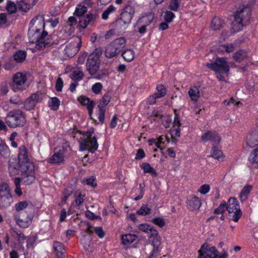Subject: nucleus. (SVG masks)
<instances>
[{
  "label": "nucleus",
  "mask_w": 258,
  "mask_h": 258,
  "mask_svg": "<svg viewBox=\"0 0 258 258\" xmlns=\"http://www.w3.org/2000/svg\"><path fill=\"white\" fill-rule=\"evenodd\" d=\"M224 24V21L221 18L215 17L212 19L211 28L214 30H217L223 27Z\"/></svg>",
  "instance_id": "28"
},
{
  "label": "nucleus",
  "mask_w": 258,
  "mask_h": 258,
  "mask_svg": "<svg viewBox=\"0 0 258 258\" xmlns=\"http://www.w3.org/2000/svg\"><path fill=\"white\" fill-rule=\"evenodd\" d=\"M223 153L221 150L216 148V147H213L211 150V156L213 158L220 160V159L222 157Z\"/></svg>",
  "instance_id": "48"
},
{
  "label": "nucleus",
  "mask_w": 258,
  "mask_h": 258,
  "mask_svg": "<svg viewBox=\"0 0 258 258\" xmlns=\"http://www.w3.org/2000/svg\"><path fill=\"white\" fill-rule=\"evenodd\" d=\"M116 8L113 5L109 6L103 12L101 15V18L103 20H107L108 16L111 13L116 11Z\"/></svg>",
  "instance_id": "36"
},
{
  "label": "nucleus",
  "mask_w": 258,
  "mask_h": 258,
  "mask_svg": "<svg viewBox=\"0 0 258 258\" xmlns=\"http://www.w3.org/2000/svg\"><path fill=\"white\" fill-rule=\"evenodd\" d=\"M137 236L135 234H125L121 236V242L124 245L131 244L137 239Z\"/></svg>",
  "instance_id": "26"
},
{
  "label": "nucleus",
  "mask_w": 258,
  "mask_h": 258,
  "mask_svg": "<svg viewBox=\"0 0 258 258\" xmlns=\"http://www.w3.org/2000/svg\"><path fill=\"white\" fill-rule=\"evenodd\" d=\"M207 67L216 73H224L226 76L229 71V66L224 57H217L214 62L208 63Z\"/></svg>",
  "instance_id": "10"
},
{
  "label": "nucleus",
  "mask_w": 258,
  "mask_h": 258,
  "mask_svg": "<svg viewBox=\"0 0 258 258\" xmlns=\"http://www.w3.org/2000/svg\"><path fill=\"white\" fill-rule=\"evenodd\" d=\"M227 204L225 201H222L219 206L215 210L216 214H222L226 210Z\"/></svg>",
  "instance_id": "55"
},
{
  "label": "nucleus",
  "mask_w": 258,
  "mask_h": 258,
  "mask_svg": "<svg viewBox=\"0 0 258 258\" xmlns=\"http://www.w3.org/2000/svg\"><path fill=\"white\" fill-rule=\"evenodd\" d=\"M153 19V16L152 14L148 15L141 18L138 21V23L147 26L151 24Z\"/></svg>",
  "instance_id": "34"
},
{
  "label": "nucleus",
  "mask_w": 258,
  "mask_h": 258,
  "mask_svg": "<svg viewBox=\"0 0 258 258\" xmlns=\"http://www.w3.org/2000/svg\"><path fill=\"white\" fill-rule=\"evenodd\" d=\"M37 0H17L18 10L27 13L35 5Z\"/></svg>",
  "instance_id": "17"
},
{
  "label": "nucleus",
  "mask_w": 258,
  "mask_h": 258,
  "mask_svg": "<svg viewBox=\"0 0 258 258\" xmlns=\"http://www.w3.org/2000/svg\"><path fill=\"white\" fill-rule=\"evenodd\" d=\"M152 227V226L148 224H141L138 226V228L140 230L147 233L149 232Z\"/></svg>",
  "instance_id": "61"
},
{
  "label": "nucleus",
  "mask_w": 258,
  "mask_h": 258,
  "mask_svg": "<svg viewBox=\"0 0 258 258\" xmlns=\"http://www.w3.org/2000/svg\"><path fill=\"white\" fill-rule=\"evenodd\" d=\"M94 231L95 233L98 235V236L100 238H102L105 235V233L101 227H95L94 228Z\"/></svg>",
  "instance_id": "64"
},
{
  "label": "nucleus",
  "mask_w": 258,
  "mask_h": 258,
  "mask_svg": "<svg viewBox=\"0 0 258 258\" xmlns=\"http://www.w3.org/2000/svg\"><path fill=\"white\" fill-rule=\"evenodd\" d=\"M89 23L86 17H81L80 18L78 26L79 27L85 29L88 25Z\"/></svg>",
  "instance_id": "57"
},
{
  "label": "nucleus",
  "mask_w": 258,
  "mask_h": 258,
  "mask_svg": "<svg viewBox=\"0 0 258 258\" xmlns=\"http://www.w3.org/2000/svg\"><path fill=\"white\" fill-rule=\"evenodd\" d=\"M10 102L17 106L21 105L23 103V102L20 96L17 95H15L11 97L10 99Z\"/></svg>",
  "instance_id": "51"
},
{
  "label": "nucleus",
  "mask_w": 258,
  "mask_h": 258,
  "mask_svg": "<svg viewBox=\"0 0 258 258\" xmlns=\"http://www.w3.org/2000/svg\"><path fill=\"white\" fill-rule=\"evenodd\" d=\"M152 222L161 228L164 226L165 224L164 219L160 217H157L154 218L153 219H152Z\"/></svg>",
  "instance_id": "56"
},
{
  "label": "nucleus",
  "mask_w": 258,
  "mask_h": 258,
  "mask_svg": "<svg viewBox=\"0 0 258 258\" xmlns=\"http://www.w3.org/2000/svg\"><path fill=\"white\" fill-rule=\"evenodd\" d=\"M251 18L250 8L244 7L239 8L235 12L234 20L232 22V29L234 32L242 30L243 26L247 24Z\"/></svg>",
  "instance_id": "3"
},
{
  "label": "nucleus",
  "mask_w": 258,
  "mask_h": 258,
  "mask_svg": "<svg viewBox=\"0 0 258 258\" xmlns=\"http://www.w3.org/2000/svg\"><path fill=\"white\" fill-rule=\"evenodd\" d=\"M60 105V101L58 98L54 97L50 99L48 102V106L50 107L51 109L56 110L58 109Z\"/></svg>",
  "instance_id": "37"
},
{
  "label": "nucleus",
  "mask_w": 258,
  "mask_h": 258,
  "mask_svg": "<svg viewBox=\"0 0 258 258\" xmlns=\"http://www.w3.org/2000/svg\"><path fill=\"white\" fill-rule=\"evenodd\" d=\"M91 242V238L86 235H83L81 239V243L86 250L89 249Z\"/></svg>",
  "instance_id": "45"
},
{
  "label": "nucleus",
  "mask_w": 258,
  "mask_h": 258,
  "mask_svg": "<svg viewBox=\"0 0 258 258\" xmlns=\"http://www.w3.org/2000/svg\"><path fill=\"white\" fill-rule=\"evenodd\" d=\"M255 148L253 151L250 154L249 161L252 166L255 168L258 167V144L255 146Z\"/></svg>",
  "instance_id": "25"
},
{
  "label": "nucleus",
  "mask_w": 258,
  "mask_h": 258,
  "mask_svg": "<svg viewBox=\"0 0 258 258\" xmlns=\"http://www.w3.org/2000/svg\"><path fill=\"white\" fill-rule=\"evenodd\" d=\"M13 236H16L18 240L20 243H23L24 241L25 240L26 237L24 235V234L22 233H19L18 231H16L14 229H11L10 230Z\"/></svg>",
  "instance_id": "42"
},
{
  "label": "nucleus",
  "mask_w": 258,
  "mask_h": 258,
  "mask_svg": "<svg viewBox=\"0 0 258 258\" xmlns=\"http://www.w3.org/2000/svg\"><path fill=\"white\" fill-rule=\"evenodd\" d=\"M85 194L80 192L78 196L76 197L75 204L77 206L81 205L84 201Z\"/></svg>",
  "instance_id": "59"
},
{
  "label": "nucleus",
  "mask_w": 258,
  "mask_h": 258,
  "mask_svg": "<svg viewBox=\"0 0 258 258\" xmlns=\"http://www.w3.org/2000/svg\"><path fill=\"white\" fill-rule=\"evenodd\" d=\"M103 89V85L100 82L95 83L92 86L91 90L95 94H99Z\"/></svg>",
  "instance_id": "47"
},
{
  "label": "nucleus",
  "mask_w": 258,
  "mask_h": 258,
  "mask_svg": "<svg viewBox=\"0 0 258 258\" xmlns=\"http://www.w3.org/2000/svg\"><path fill=\"white\" fill-rule=\"evenodd\" d=\"M125 39L120 37L114 40L106 47L105 55L107 58H112L118 54L124 48Z\"/></svg>",
  "instance_id": "7"
},
{
  "label": "nucleus",
  "mask_w": 258,
  "mask_h": 258,
  "mask_svg": "<svg viewBox=\"0 0 258 258\" xmlns=\"http://www.w3.org/2000/svg\"><path fill=\"white\" fill-rule=\"evenodd\" d=\"M44 19L42 15L36 16L30 23L28 34L29 42L35 43V47L40 50L51 43L50 36L44 30Z\"/></svg>",
  "instance_id": "1"
},
{
  "label": "nucleus",
  "mask_w": 258,
  "mask_h": 258,
  "mask_svg": "<svg viewBox=\"0 0 258 258\" xmlns=\"http://www.w3.org/2000/svg\"><path fill=\"white\" fill-rule=\"evenodd\" d=\"M6 9L9 14H15L18 10V5L13 1H9L7 3Z\"/></svg>",
  "instance_id": "32"
},
{
  "label": "nucleus",
  "mask_w": 258,
  "mask_h": 258,
  "mask_svg": "<svg viewBox=\"0 0 258 258\" xmlns=\"http://www.w3.org/2000/svg\"><path fill=\"white\" fill-rule=\"evenodd\" d=\"M247 56L246 52L244 50H240L239 51H237L234 54V58L236 60V61L240 62L243 60L244 58H245Z\"/></svg>",
  "instance_id": "39"
},
{
  "label": "nucleus",
  "mask_w": 258,
  "mask_h": 258,
  "mask_svg": "<svg viewBox=\"0 0 258 258\" xmlns=\"http://www.w3.org/2000/svg\"><path fill=\"white\" fill-rule=\"evenodd\" d=\"M175 17V16L173 12L167 11L164 13V19L165 22L169 23L172 21Z\"/></svg>",
  "instance_id": "52"
},
{
  "label": "nucleus",
  "mask_w": 258,
  "mask_h": 258,
  "mask_svg": "<svg viewBox=\"0 0 258 258\" xmlns=\"http://www.w3.org/2000/svg\"><path fill=\"white\" fill-rule=\"evenodd\" d=\"M5 120L8 126L13 128L22 127L26 122L25 113L20 109H15L9 112Z\"/></svg>",
  "instance_id": "4"
},
{
  "label": "nucleus",
  "mask_w": 258,
  "mask_h": 258,
  "mask_svg": "<svg viewBox=\"0 0 258 258\" xmlns=\"http://www.w3.org/2000/svg\"><path fill=\"white\" fill-rule=\"evenodd\" d=\"M251 189L252 186L251 185H247L244 186V187L241 190L239 195L240 200L241 202H243L247 200V197Z\"/></svg>",
  "instance_id": "29"
},
{
  "label": "nucleus",
  "mask_w": 258,
  "mask_h": 258,
  "mask_svg": "<svg viewBox=\"0 0 258 258\" xmlns=\"http://www.w3.org/2000/svg\"><path fill=\"white\" fill-rule=\"evenodd\" d=\"M102 53L100 48H96L88 56L86 62V70L91 76H94L99 70L100 57Z\"/></svg>",
  "instance_id": "6"
},
{
  "label": "nucleus",
  "mask_w": 258,
  "mask_h": 258,
  "mask_svg": "<svg viewBox=\"0 0 258 258\" xmlns=\"http://www.w3.org/2000/svg\"><path fill=\"white\" fill-rule=\"evenodd\" d=\"M94 128H91L83 134V137L79 142L80 149L82 151L88 149L91 153H94L98 147L97 139L93 137Z\"/></svg>",
  "instance_id": "5"
},
{
  "label": "nucleus",
  "mask_w": 258,
  "mask_h": 258,
  "mask_svg": "<svg viewBox=\"0 0 258 258\" xmlns=\"http://www.w3.org/2000/svg\"><path fill=\"white\" fill-rule=\"evenodd\" d=\"M152 244L153 246V248L155 249V251H161L162 247L161 246V238L160 236L154 237L151 239Z\"/></svg>",
  "instance_id": "33"
},
{
  "label": "nucleus",
  "mask_w": 258,
  "mask_h": 258,
  "mask_svg": "<svg viewBox=\"0 0 258 258\" xmlns=\"http://www.w3.org/2000/svg\"><path fill=\"white\" fill-rule=\"evenodd\" d=\"M63 85L62 79L59 77L57 79L55 84V89L57 91L61 92Z\"/></svg>",
  "instance_id": "62"
},
{
  "label": "nucleus",
  "mask_w": 258,
  "mask_h": 258,
  "mask_svg": "<svg viewBox=\"0 0 258 258\" xmlns=\"http://www.w3.org/2000/svg\"><path fill=\"white\" fill-rule=\"evenodd\" d=\"M121 55L125 61L130 62L133 60L135 53L133 50L127 49L122 52Z\"/></svg>",
  "instance_id": "35"
},
{
  "label": "nucleus",
  "mask_w": 258,
  "mask_h": 258,
  "mask_svg": "<svg viewBox=\"0 0 258 258\" xmlns=\"http://www.w3.org/2000/svg\"><path fill=\"white\" fill-rule=\"evenodd\" d=\"M13 202L10 188L8 184L3 183L0 185V208L6 209Z\"/></svg>",
  "instance_id": "9"
},
{
  "label": "nucleus",
  "mask_w": 258,
  "mask_h": 258,
  "mask_svg": "<svg viewBox=\"0 0 258 258\" xmlns=\"http://www.w3.org/2000/svg\"><path fill=\"white\" fill-rule=\"evenodd\" d=\"M188 94L191 100L193 101H197L200 97V92L197 87L194 86L188 91Z\"/></svg>",
  "instance_id": "31"
},
{
  "label": "nucleus",
  "mask_w": 258,
  "mask_h": 258,
  "mask_svg": "<svg viewBox=\"0 0 258 258\" xmlns=\"http://www.w3.org/2000/svg\"><path fill=\"white\" fill-rule=\"evenodd\" d=\"M111 99V95L109 92L105 93L100 101L98 107L104 108L109 103Z\"/></svg>",
  "instance_id": "38"
},
{
  "label": "nucleus",
  "mask_w": 258,
  "mask_h": 258,
  "mask_svg": "<svg viewBox=\"0 0 258 258\" xmlns=\"http://www.w3.org/2000/svg\"><path fill=\"white\" fill-rule=\"evenodd\" d=\"M201 139L204 142L211 141L215 144H218L221 141V138L216 132L211 131L205 133L202 136Z\"/></svg>",
  "instance_id": "18"
},
{
  "label": "nucleus",
  "mask_w": 258,
  "mask_h": 258,
  "mask_svg": "<svg viewBox=\"0 0 258 258\" xmlns=\"http://www.w3.org/2000/svg\"><path fill=\"white\" fill-rule=\"evenodd\" d=\"M27 79L25 73L18 72L16 73L13 78L14 85L12 86V89L14 92L19 90L21 91L26 89V87L22 86Z\"/></svg>",
  "instance_id": "12"
},
{
  "label": "nucleus",
  "mask_w": 258,
  "mask_h": 258,
  "mask_svg": "<svg viewBox=\"0 0 258 258\" xmlns=\"http://www.w3.org/2000/svg\"><path fill=\"white\" fill-rule=\"evenodd\" d=\"M210 189V186L209 184H203L200 186L198 191L202 195H205L207 194Z\"/></svg>",
  "instance_id": "60"
},
{
  "label": "nucleus",
  "mask_w": 258,
  "mask_h": 258,
  "mask_svg": "<svg viewBox=\"0 0 258 258\" xmlns=\"http://www.w3.org/2000/svg\"><path fill=\"white\" fill-rule=\"evenodd\" d=\"M226 210L229 217L233 221L238 222L242 216V211L240 209L238 201L234 198H230L227 203Z\"/></svg>",
  "instance_id": "8"
},
{
  "label": "nucleus",
  "mask_w": 258,
  "mask_h": 258,
  "mask_svg": "<svg viewBox=\"0 0 258 258\" xmlns=\"http://www.w3.org/2000/svg\"><path fill=\"white\" fill-rule=\"evenodd\" d=\"M122 11L124 12L125 13L129 14L132 18H133L135 13L134 8L130 5L126 6Z\"/></svg>",
  "instance_id": "58"
},
{
  "label": "nucleus",
  "mask_w": 258,
  "mask_h": 258,
  "mask_svg": "<svg viewBox=\"0 0 258 258\" xmlns=\"http://www.w3.org/2000/svg\"><path fill=\"white\" fill-rule=\"evenodd\" d=\"M41 99V94L39 92L31 95L24 103V107L27 110L33 109L36 104Z\"/></svg>",
  "instance_id": "15"
},
{
  "label": "nucleus",
  "mask_w": 258,
  "mask_h": 258,
  "mask_svg": "<svg viewBox=\"0 0 258 258\" xmlns=\"http://www.w3.org/2000/svg\"><path fill=\"white\" fill-rule=\"evenodd\" d=\"M87 11V8L86 6L80 5L76 7L74 14L77 16L82 17Z\"/></svg>",
  "instance_id": "41"
},
{
  "label": "nucleus",
  "mask_w": 258,
  "mask_h": 258,
  "mask_svg": "<svg viewBox=\"0 0 258 258\" xmlns=\"http://www.w3.org/2000/svg\"><path fill=\"white\" fill-rule=\"evenodd\" d=\"M84 77V73L80 70H75L71 76V78L75 81H80Z\"/></svg>",
  "instance_id": "49"
},
{
  "label": "nucleus",
  "mask_w": 258,
  "mask_h": 258,
  "mask_svg": "<svg viewBox=\"0 0 258 258\" xmlns=\"http://www.w3.org/2000/svg\"><path fill=\"white\" fill-rule=\"evenodd\" d=\"M64 161V155L63 151L55 152L47 160V162L50 164H60Z\"/></svg>",
  "instance_id": "21"
},
{
  "label": "nucleus",
  "mask_w": 258,
  "mask_h": 258,
  "mask_svg": "<svg viewBox=\"0 0 258 258\" xmlns=\"http://www.w3.org/2000/svg\"><path fill=\"white\" fill-rule=\"evenodd\" d=\"M150 212L151 209L149 208L147 205L144 204L139 210L137 211V214L139 215L146 216L149 214Z\"/></svg>",
  "instance_id": "44"
},
{
  "label": "nucleus",
  "mask_w": 258,
  "mask_h": 258,
  "mask_svg": "<svg viewBox=\"0 0 258 258\" xmlns=\"http://www.w3.org/2000/svg\"><path fill=\"white\" fill-rule=\"evenodd\" d=\"M10 152L8 146L5 141L0 138V154L3 157H8Z\"/></svg>",
  "instance_id": "27"
},
{
  "label": "nucleus",
  "mask_w": 258,
  "mask_h": 258,
  "mask_svg": "<svg viewBox=\"0 0 258 258\" xmlns=\"http://www.w3.org/2000/svg\"><path fill=\"white\" fill-rule=\"evenodd\" d=\"M157 92L155 93L159 98L164 97L167 93L166 88L162 85H158L156 87Z\"/></svg>",
  "instance_id": "46"
},
{
  "label": "nucleus",
  "mask_w": 258,
  "mask_h": 258,
  "mask_svg": "<svg viewBox=\"0 0 258 258\" xmlns=\"http://www.w3.org/2000/svg\"><path fill=\"white\" fill-rule=\"evenodd\" d=\"M26 57V53L24 51H18L14 55V59L18 62H22Z\"/></svg>",
  "instance_id": "40"
},
{
  "label": "nucleus",
  "mask_w": 258,
  "mask_h": 258,
  "mask_svg": "<svg viewBox=\"0 0 258 258\" xmlns=\"http://www.w3.org/2000/svg\"><path fill=\"white\" fill-rule=\"evenodd\" d=\"M78 101L81 104L87 106L89 115L91 116L93 113V109L95 105L94 101L85 96L80 97L78 98Z\"/></svg>",
  "instance_id": "22"
},
{
  "label": "nucleus",
  "mask_w": 258,
  "mask_h": 258,
  "mask_svg": "<svg viewBox=\"0 0 258 258\" xmlns=\"http://www.w3.org/2000/svg\"><path fill=\"white\" fill-rule=\"evenodd\" d=\"M53 249L55 252L57 258H64V249L63 244L59 242L54 241Z\"/></svg>",
  "instance_id": "24"
},
{
  "label": "nucleus",
  "mask_w": 258,
  "mask_h": 258,
  "mask_svg": "<svg viewBox=\"0 0 258 258\" xmlns=\"http://www.w3.org/2000/svg\"><path fill=\"white\" fill-rule=\"evenodd\" d=\"M81 39L76 37L70 40V42L65 46L63 53L66 56L72 57L75 55L81 47Z\"/></svg>",
  "instance_id": "11"
},
{
  "label": "nucleus",
  "mask_w": 258,
  "mask_h": 258,
  "mask_svg": "<svg viewBox=\"0 0 258 258\" xmlns=\"http://www.w3.org/2000/svg\"><path fill=\"white\" fill-rule=\"evenodd\" d=\"M30 155L24 146H21L19 148V153L18 155V163L15 165L14 163H10L9 165V172L11 175H15L19 174V171H25L26 170H32L34 169L33 164L30 161Z\"/></svg>",
  "instance_id": "2"
},
{
  "label": "nucleus",
  "mask_w": 258,
  "mask_h": 258,
  "mask_svg": "<svg viewBox=\"0 0 258 258\" xmlns=\"http://www.w3.org/2000/svg\"><path fill=\"white\" fill-rule=\"evenodd\" d=\"M198 252V258H200L201 256L205 258H207V257L209 258H217L219 255V252L215 247L210 246L207 243H204L201 247Z\"/></svg>",
  "instance_id": "13"
},
{
  "label": "nucleus",
  "mask_w": 258,
  "mask_h": 258,
  "mask_svg": "<svg viewBox=\"0 0 258 258\" xmlns=\"http://www.w3.org/2000/svg\"><path fill=\"white\" fill-rule=\"evenodd\" d=\"M247 144L250 147H254L258 144V130L253 131L248 136Z\"/></svg>",
  "instance_id": "23"
},
{
  "label": "nucleus",
  "mask_w": 258,
  "mask_h": 258,
  "mask_svg": "<svg viewBox=\"0 0 258 258\" xmlns=\"http://www.w3.org/2000/svg\"><path fill=\"white\" fill-rule=\"evenodd\" d=\"M179 7V3L178 0H171L168 8L173 11H177Z\"/></svg>",
  "instance_id": "53"
},
{
  "label": "nucleus",
  "mask_w": 258,
  "mask_h": 258,
  "mask_svg": "<svg viewBox=\"0 0 258 258\" xmlns=\"http://www.w3.org/2000/svg\"><path fill=\"white\" fill-rule=\"evenodd\" d=\"M23 176L22 180L25 184L29 185L32 184L35 180V177L34 176V169L32 171L29 170H26L25 171H20Z\"/></svg>",
  "instance_id": "19"
},
{
  "label": "nucleus",
  "mask_w": 258,
  "mask_h": 258,
  "mask_svg": "<svg viewBox=\"0 0 258 258\" xmlns=\"http://www.w3.org/2000/svg\"><path fill=\"white\" fill-rule=\"evenodd\" d=\"M235 45L233 43H228L221 46V49L224 50L226 52L230 53L234 49Z\"/></svg>",
  "instance_id": "54"
},
{
  "label": "nucleus",
  "mask_w": 258,
  "mask_h": 258,
  "mask_svg": "<svg viewBox=\"0 0 258 258\" xmlns=\"http://www.w3.org/2000/svg\"><path fill=\"white\" fill-rule=\"evenodd\" d=\"M109 75V72L107 69H102L98 71L97 73L94 76V78L97 80H102L103 78L107 77Z\"/></svg>",
  "instance_id": "43"
},
{
  "label": "nucleus",
  "mask_w": 258,
  "mask_h": 258,
  "mask_svg": "<svg viewBox=\"0 0 258 258\" xmlns=\"http://www.w3.org/2000/svg\"><path fill=\"white\" fill-rule=\"evenodd\" d=\"M16 212L14 214L25 215L28 211L33 209V206L26 201L20 202L15 205Z\"/></svg>",
  "instance_id": "16"
},
{
  "label": "nucleus",
  "mask_w": 258,
  "mask_h": 258,
  "mask_svg": "<svg viewBox=\"0 0 258 258\" xmlns=\"http://www.w3.org/2000/svg\"><path fill=\"white\" fill-rule=\"evenodd\" d=\"M141 168L145 173H150L154 177L158 175L155 170L149 163H143L141 165Z\"/></svg>",
  "instance_id": "30"
},
{
  "label": "nucleus",
  "mask_w": 258,
  "mask_h": 258,
  "mask_svg": "<svg viewBox=\"0 0 258 258\" xmlns=\"http://www.w3.org/2000/svg\"><path fill=\"white\" fill-rule=\"evenodd\" d=\"M120 20L123 22L124 24H128L131 23L133 18L131 16L122 11L120 15Z\"/></svg>",
  "instance_id": "50"
},
{
  "label": "nucleus",
  "mask_w": 258,
  "mask_h": 258,
  "mask_svg": "<svg viewBox=\"0 0 258 258\" xmlns=\"http://www.w3.org/2000/svg\"><path fill=\"white\" fill-rule=\"evenodd\" d=\"M187 207L190 210L199 209L201 206V201L199 198L195 195H192L190 199L187 201Z\"/></svg>",
  "instance_id": "20"
},
{
  "label": "nucleus",
  "mask_w": 258,
  "mask_h": 258,
  "mask_svg": "<svg viewBox=\"0 0 258 258\" xmlns=\"http://www.w3.org/2000/svg\"><path fill=\"white\" fill-rule=\"evenodd\" d=\"M25 215L14 214V218L16 223L19 227L26 228L31 224L33 216L32 214L27 213L26 217Z\"/></svg>",
  "instance_id": "14"
},
{
  "label": "nucleus",
  "mask_w": 258,
  "mask_h": 258,
  "mask_svg": "<svg viewBox=\"0 0 258 258\" xmlns=\"http://www.w3.org/2000/svg\"><path fill=\"white\" fill-rule=\"evenodd\" d=\"M170 134L172 139H175L180 136V128L173 127L170 131Z\"/></svg>",
  "instance_id": "63"
}]
</instances>
